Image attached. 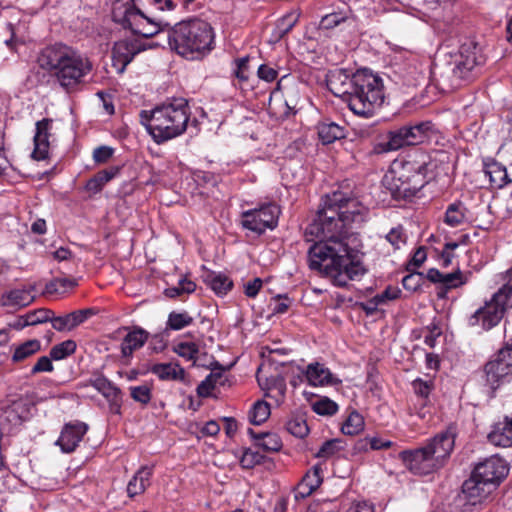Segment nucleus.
Returning a JSON list of instances; mask_svg holds the SVG:
<instances>
[{
    "instance_id": "3c124183",
    "label": "nucleus",
    "mask_w": 512,
    "mask_h": 512,
    "mask_svg": "<svg viewBox=\"0 0 512 512\" xmlns=\"http://www.w3.org/2000/svg\"><path fill=\"white\" fill-rule=\"evenodd\" d=\"M385 238L394 249H400L406 243V236L401 227L392 228Z\"/></svg>"
},
{
    "instance_id": "9b49d317",
    "label": "nucleus",
    "mask_w": 512,
    "mask_h": 512,
    "mask_svg": "<svg viewBox=\"0 0 512 512\" xmlns=\"http://www.w3.org/2000/svg\"><path fill=\"white\" fill-rule=\"evenodd\" d=\"M508 472L509 467L504 459L498 456H491L477 464L473 474L477 479H481L497 488L508 475Z\"/></svg>"
},
{
    "instance_id": "6e6d98bb",
    "label": "nucleus",
    "mask_w": 512,
    "mask_h": 512,
    "mask_svg": "<svg viewBox=\"0 0 512 512\" xmlns=\"http://www.w3.org/2000/svg\"><path fill=\"white\" fill-rule=\"evenodd\" d=\"M52 358L51 356H42L40 357L37 362L35 363V365L32 367L31 369V373L32 374H37V373H41V372H51L53 371L54 367H53V363H52Z\"/></svg>"
},
{
    "instance_id": "423d86ee",
    "label": "nucleus",
    "mask_w": 512,
    "mask_h": 512,
    "mask_svg": "<svg viewBox=\"0 0 512 512\" xmlns=\"http://www.w3.org/2000/svg\"><path fill=\"white\" fill-rule=\"evenodd\" d=\"M456 435V428L449 426L429 439L422 447L402 451L400 458L412 473L430 474L444 466L454 449Z\"/></svg>"
},
{
    "instance_id": "9d476101",
    "label": "nucleus",
    "mask_w": 512,
    "mask_h": 512,
    "mask_svg": "<svg viewBox=\"0 0 512 512\" xmlns=\"http://www.w3.org/2000/svg\"><path fill=\"white\" fill-rule=\"evenodd\" d=\"M280 209L276 204H267L258 209L247 210L242 213V226L258 234L276 227Z\"/></svg>"
},
{
    "instance_id": "e2e57ef3",
    "label": "nucleus",
    "mask_w": 512,
    "mask_h": 512,
    "mask_svg": "<svg viewBox=\"0 0 512 512\" xmlns=\"http://www.w3.org/2000/svg\"><path fill=\"white\" fill-rule=\"evenodd\" d=\"M105 184L106 183L103 181V179L97 173L94 177H92L91 179H89L87 181L85 188L88 192L96 194L102 190V188Z\"/></svg>"
},
{
    "instance_id": "f3484780",
    "label": "nucleus",
    "mask_w": 512,
    "mask_h": 512,
    "mask_svg": "<svg viewBox=\"0 0 512 512\" xmlns=\"http://www.w3.org/2000/svg\"><path fill=\"white\" fill-rule=\"evenodd\" d=\"M322 472L321 464H316L307 471L295 489L296 500L310 496L317 488H319L323 482Z\"/></svg>"
},
{
    "instance_id": "0eeeda50",
    "label": "nucleus",
    "mask_w": 512,
    "mask_h": 512,
    "mask_svg": "<svg viewBox=\"0 0 512 512\" xmlns=\"http://www.w3.org/2000/svg\"><path fill=\"white\" fill-rule=\"evenodd\" d=\"M429 164L428 157L423 153L410 155L407 159H396L385 174V180L391 184L394 192L403 196L414 195L426 183Z\"/></svg>"
},
{
    "instance_id": "5fc2aeb1",
    "label": "nucleus",
    "mask_w": 512,
    "mask_h": 512,
    "mask_svg": "<svg viewBox=\"0 0 512 512\" xmlns=\"http://www.w3.org/2000/svg\"><path fill=\"white\" fill-rule=\"evenodd\" d=\"M263 456L257 452L252 450H247L244 452L243 456L241 457L240 463L243 468L250 469L254 466L262 463Z\"/></svg>"
},
{
    "instance_id": "f03ea898",
    "label": "nucleus",
    "mask_w": 512,
    "mask_h": 512,
    "mask_svg": "<svg viewBox=\"0 0 512 512\" xmlns=\"http://www.w3.org/2000/svg\"><path fill=\"white\" fill-rule=\"evenodd\" d=\"M327 85L358 116H373L384 101L382 79L367 69L357 71L351 78L343 70L332 71L328 75Z\"/></svg>"
},
{
    "instance_id": "4c0bfd02",
    "label": "nucleus",
    "mask_w": 512,
    "mask_h": 512,
    "mask_svg": "<svg viewBox=\"0 0 512 512\" xmlns=\"http://www.w3.org/2000/svg\"><path fill=\"white\" fill-rule=\"evenodd\" d=\"M270 416V405L265 401H257L249 414L250 421L255 425L265 422Z\"/></svg>"
},
{
    "instance_id": "680f3d73",
    "label": "nucleus",
    "mask_w": 512,
    "mask_h": 512,
    "mask_svg": "<svg viewBox=\"0 0 512 512\" xmlns=\"http://www.w3.org/2000/svg\"><path fill=\"white\" fill-rule=\"evenodd\" d=\"M210 382L215 385V387L218 386H225L228 379L227 375L225 374V371L222 369H214L211 371V373L206 377Z\"/></svg>"
},
{
    "instance_id": "6ab92c4d",
    "label": "nucleus",
    "mask_w": 512,
    "mask_h": 512,
    "mask_svg": "<svg viewBox=\"0 0 512 512\" xmlns=\"http://www.w3.org/2000/svg\"><path fill=\"white\" fill-rule=\"evenodd\" d=\"M305 376L309 385L314 387L334 385L340 382L324 364L319 362L310 363L306 367Z\"/></svg>"
},
{
    "instance_id": "58836bf2",
    "label": "nucleus",
    "mask_w": 512,
    "mask_h": 512,
    "mask_svg": "<svg viewBox=\"0 0 512 512\" xmlns=\"http://www.w3.org/2000/svg\"><path fill=\"white\" fill-rule=\"evenodd\" d=\"M300 14L296 11L290 12L277 21L276 30L279 37H283L296 25Z\"/></svg>"
},
{
    "instance_id": "a878e982",
    "label": "nucleus",
    "mask_w": 512,
    "mask_h": 512,
    "mask_svg": "<svg viewBox=\"0 0 512 512\" xmlns=\"http://www.w3.org/2000/svg\"><path fill=\"white\" fill-rule=\"evenodd\" d=\"M151 373L163 381H183L185 370L178 363H157L151 366Z\"/></svg>"
},
{
    "instance_id": "7ed1b4c3",
    "label": "nucleus",
    "mask_w": 512,
    "mask_h": 512,
    "mask_svg": "<svg viewBox=\"0 0 512 512\" xmlns=\"http://www.w3.org/2000/svg\"><path fill=\"white\" fill-rule=\"evenodd\" d=\"M38 63L68 93L76 91L93 70L92 61L87 55L60 43L45 47L38 57Z\"/></svg>"
},
{
    "instance_id": "c85d7f7f",
    "label": "nucleus",
    "mask_w": 512,
    "mask_h": 512,
    "mask_svg": "<svg viewBox=\"0 0 512 512\" xmlns=\"http://www.w3.org/2000/svg\"><path fill=\"white\" fill-rule=\"evenodd\" d=\"M320 141L327 145L345 137L344 127L334 122H322L317 127Z\"/></svg>"
},
{
    "instance_id": "338daca9",
    "label": "nucleus",
    "mask_w": 512,
    "mask_h": 512,
    "mask_svg": "<svg viewBox=\"0 0 512 512\" xmlns=\"http://www.w3.org/2000/svg\"><path fill=\"white\" fill-rule=\"evenodd\" d=\"M347 512H375L374 505L367 501H358L351 504Z\"/></svg>"
},
{
    "instance_id": "6e6552de",
    "label": "nucleus",
    "mask_w": 512,
    "mask_h": 512,
    "mask_svg": "<svg viewBox=\"0 0 512 512\" xmlns=\"http://www.w3.org/2000/svg\"><path fill=\"white\" fill-rule=\"evenodd\" d=\"M501 282L502 285L490 300L470 316V326H481L484 330H490L503 319L512 297V274L506 270L501 275Z\"/></svg>"
},
{
    "instance_id": "c03bdc74",
    "label": "nucleus",
    "mask_w": 512,
    "mask_h": 512,
    "mask_svg": "<svg viewBox=\"0 0 512 512\" xmlns=\"http://www.w3.org/2000/svg\"><path fill=\"white\" fill-rule=\"evenodd\" d=\"M467 282V277L460 271L457 270L453 273H443L442 285L448 289H455Z\"/></svg>"
},
{
    "instance_id": "09e8293b",
    "label": "nucleus",
    "mask_w": 512,
    "mask_h": 512,
    "mask_svg": "<svg viewBox=\"0 0 512 512\" xmlns=\"http://www.w3.org/2000/svg\"><path fill=\"white\" fill-rule=\"evenodd\" d=\"M412 387L415 394L421 397V400L424 402L432 391L433 382L417 378L412 382Z\"/></svg>"
},
{
    "instance_id": "a211bd4d",
    "label": "nucleus",
    "mask_w": 512,
    "mask_h": 512,
    "mask_svg": "<svg viewBox=\"0 0 512 512\" xmlns=\"http://www.w3.org/2000/svg\"><path fill=\"white\" fill-rule=\"evenodd\" d=\"M488 441L499 447H512V413L496 422L489 432Z\"/></svg>"
},
{
    "instance_id": "69168bd1",
    "label": "nucleus",
    "mask_w": 512,
    "mask_h": 512,
    "mask_svg": "<svg viewBox=\"0 0 512 512\" xmlns=\"http://www.w3.org/2000/svg\"><path fill=\"white\" fill-rule=\"evenodd\" d=\"M427 253L424 247H419L413 254L411 261L409 262V266H413L414 268L420 267L426 260Z\"/></svg>"
},
{
    "instance_id": "72a5a7b5",
    "label": "nucleus",
    "mask_w": 512,
    "mask_h": 512,
    "mask_svg": "<svg viewBox=\"0 0 512 512\" xmlns=\"http://www.w3.org/2000/svg\"><path fill=\"white\" fill-rule=\"evenodd\" d=\"M78 285L74 278H54L45 285L44 294L64 293Z\"/></svg>"
},
{
    "instance_id": "13d9d810",
    "label": "nucleus",
    "mask_w": 512,
    "mask_h": 512,
    "mask_svg": "<svg viewBox=\"0 0 512 512\" xmlns=\"http://www.w3.org/2000/svg\"><path fill=\"white\" fill-rule=\"evenodd\" d=\"M272 305V312L274 314H283L288 311L291 305V300L287 296L277 295L273 298Z\"/></svg>"
},
{
    "instance_id": "2eb2a0df",
    "label": "nucleus",
    "mask_w": 512,
    "mask_h": 512,
    "mask_svg": "<svg viewBox=\"0 0 512 512\" xmlns=\"http://www.w3.org/2000/svg\"><path fill=\"white\" fill-rule=\"evenodd\" d=\"M51 119H42L36 123V133L34 135V150L32 157L36 160H44L49 152V137L52 127Z\"/></svg>"
},
{
    "instance_id": "412c9836",
    "label": "nucleus",
    "mask_w": 512,
    "mask_h": 512,
    "mask_svg": "<svg viewBox=\"0 0 512 512\" xmlns=\"http://www.w3.org/2000/svg\"><path fill=\"white\" fill-rule=\"evenodd\" d=\"M148 332L142 328H134L129 331L120 344L121 356L129 360L133 353L144 346L148 340Z\"/></svg>"
},
{
    "instance_id": "7c9ffc66",
    "label": "nucleus",
    "mask_w": 512,
    "mask_h": 512,
    "mask_svg": "<svg viewBox=\"0 0 512 512\" xmlns=\"http://www.w3.org/2000/svg\"><path fill=\"white\" fill-rule=\"evenodd\" d=\"M207 285L218 295H225L232 288V281L224 274L209 273L205 277Z\"/></svg>"
},
{
    "instance_id": "f257e3e1",
    "label": "nucleus",
    "mask_w": 512,
    "mask_h": 512,
    "mask_svg": "<svg viewBox=\"0 0 512 512\" xmlns=\"http://www.w3.org/2000/svg\"><path fill=\"white\" fill-rule=\"evenodd\" d=\"M365 212L366 208L357 198L337 191L327 197L324 207L305 230L306 235L319 239L308 250L310 269L335 286L344 287L366 273L358 252L348 242L352 224L362 223Z\"/></svg>"
},
{
    "instance_id": "bb28decb",
    "label": "nucleus",
    "mask_w": 512,
    "mask_h": 512,
    "mask_svg": "<svg viewBox=\"0 0 512 512\" xmlns=\"http://www.w3.org/2000/svg\"><path fill=\"white\" fill-rule=\"evenodd\" d=\"M484 172L493 188H503L510 182L506 167L498 162L487 163Z\"/></svg>"
},
{
    "instance_id": "4be33fe9",
    "label": "nucleus",
    "mask_w": 512,
    "mask_h": 512,
    "mask_svg": "<svg viewBox=\"0 0 512 512\" xmlns=\"http://www.w3.org/2000/svg\"><path fill=\"white\" fill-rule=\"evenodd\" d=\"M134 0H115L112 4V19L123 28L131 26L133 18L139 13Z\"/></svg>"
},
{
    "instance_id": "79ce46f5",
    "label": "nucleus",
    "mask_w": 512,
    "mask_h": 512,
    "mask_svg": "<svg viewBox=\"0 0 512 512\" xmlns=\"http://www.w3.org/2000/svg\"><path fill=\"white\" fill-rule=\"evenodd\" d=\"M286 429L290 434L298 438H303L309 433L306 421L299 417L288 420L286 423Z\"/></svg>"
},
{
    "instance_id": "1a4fd4ad",
    "label": "nucleus",
    "mask_w": 512,
    "mask_h": 512,
    "mask_svg": "<svg viewBox=\"0 0 512 512\" xmlns=\"http://www.w3.org/2000/svg\"><path fill=\"white\" fill-rule=\"evenodd\" d=\"M485 386L494 394L502 385L512 379V345L505 344L489 360L483 369Z\"/></svg>"
},
{
    "instance_id": "f704fd0d",
    "label": "nucleus",
    "mask_w": 512,
    "mask_h": 512,
    "mask_svg": "<svg viewBox=\"0 0 512 512\" xmlns=\"http://www.w3.org/2000/svg\"><path fill=\"white\" fill-rule=\"evenodd\" d=\"M27 411L22 403H14L3 412V420L12 426L20 425L26 418Z\"/></svg>"
},
{
    "instance_id": "c9c22d12",
    "label": "nucleus",
    "mask_w": 512,
    "mask_h": 512,
    "mask_svg": "<svg viewBox=\"0 0 512 512\" xmlns=\"http://www.w3.org/2000/svg\"><path fill=\"white\" fill-rule=\"evenodd\" d=\"M364 424L363 416L353 411L342 425L341 430L345 435H357L364 429Z\"/></svg>"
},
{
    "instance_id": "0e129e2a",
    "label": "nucleus",
    "mask_w": 512,
    "mask_h": 512,
    "mask_svg": "<svg viewBox=\"0 0 512 512\" xmlns=\"http://www.w3.org/2000/svg\"><path fill=\"white\" fill-rule=\"evenodd\" d=\"M261 287L262 280L260 278H254L244 285V293L246 296L253 298L258 294Z\"/></svg>"
},
{
    "instance_id": "a19ab883",
    "label": "nucleus",
    "mask_w": 512,
    "mask_h": 512,
    "mask_svg": "<svg viewBox=\"0 0 512 512\" xmlns=\"http://www.w3.org/2000/svg\"><path fill=\"white\" fill-rule=\"evenodd\" d=\"M26 315V323L29 326L41 324L50 321L52 323L53 319V311L46 308H40L29 312Z\"/></svg>"
},
{
    "instance_id": "aec40b11",
    "label": "nucleus",
    "mask_w": 512,
    "mask_h": 512,
    "mask_svg": "<svg viewBox=\"0 0 512 512\" xmlns=\"http://www.w3.org/2000/svg\"><path fill=\"white\" fill-rule=\"evenodd\" d=\"M93 314L92 309L76 310L58 317L53 314L52 327L59 332L71 331L84 323Z\"/></svg>"
},
{
    "instance_id": "4d7b16f0",
    "label": "nucleus",
    "mask_w": 512,
    "mask_h": 512,
    "mask_svg": "<svg viewBox=\"0 0 512 512\" xmlns=\"http://www.w3.org/2000/svg\"><path fill=\"white\" fill-rule=\"evenodd\" d=\"M257 75L263 81L273 82L278 77V70L267 64H262L258 67Z\"/></svg>"
},
{
    "instance_id": "39448f33",
    "label": "nucleus",
    "mask_w": 512,
    "mask_h": 512,
    "mask_svg": "<svg viewBox=\"0 0 512 512\" xmlns=\"http://www.w3.org/2000/svg\"><path fill=\"white\" fill-rule=\"evenodd\" d=\"M168 27L166 39L171 50L180 56L195 60L209 53L213 48V30L204 20L193 18Z\"/></svg>"
},
{
    "instance_id": "dca6fc26",
    "label": "nucleus",
    "mask_w": 512,
    "mask_h": 512,
    "mask_svg": "<svg viewBox=\"0 0 512 512\" xmlns=\"http://www.w3.org/2000/svg\"><path fill=\"white\" fill-rule=\"evenodd\" d=\"M495 489L496 488L491 486V484H488L481 479H477L473 473L470 479L466 480L462 486L463 494L465 495L468 502L472 505L481 503Z\"/></svg>"
},
{
    "instance_id": "f8f14e48",
    "label": "nucleus",
    "mask_w": 512,
    "mask_h": 512,
    "mask_svg": "<svg viewBox=\"0 0 512 512\" xmlns=\"http://www.w3.org/2000/svg\"><path fill=\"white\" fill-rule=\"evenodd\" d=\"M478 64H480V59L477 56V47L472 43L464 44L455 56L451 71L455 79L466 80Z\"/></svg>"
},
{
    "instance_id": "ea45409f",
    "label": "nucleus",
    "mask_w": 512,
    "mask_h": 512,
    "mask_svg": "<svg viewBox=\"0 0 512 512\" xmlns=\"http://www.w3.org/2000/svg\"><path fill=\"white\" fill-rule=\"evenodd\" d=\"M75 350L76 343L73 340H66L60 344L55 345L50 350V356L53 360H62L73 354Z\"/></svg>"
},
{
    "instance_id": "ddd939ff",
    "label": "nucleus",
    "mask_w": 512,
    "mask_h": 512,
    "mask_svg": "<svg viewBox=\"0 0 512 512\" xmlns=\"http://www.w3.org/2000/svg\"><path fill=\"white\" fill-rule=\"evenodd\" d=\"M87 430L88 426L83 422L76 421L67 423L63 427L55 444L60 447L62 452L71 453L82 441Z\"/></svg>"
},
{
    "instance_id": "393cba45",
    "label": "nucleus",
    "mask_w": 512,
    "mask_h": 512,
    "mask_svg": "<svg viewBox=\"0 0 512 512\" xmlns=\"http://www.w3.org/2000/svg\"><path fill=\"white\" fill-rule=\"evenodd\" d=\"M153 475L152 466H142L128 482L127 493L129 497H135L145 492L150 485Z\"/></svg>"
},
{
    "instance_id": "473e14b6",
    "label": "nucleus",
    "mask_w": 512,
    "mask_h": 512,
    "mask_svg": "<svg viewBox=\"0 0 512 512\" xmlns=\"http://www.w3.org/2000/svg\"><path fill=\"white\" fill-rule=\"evenodd\" d=\"M194 318L187 311H172L169 313L166 329L178 331L190 326Z\"/></svg>"
},
{
    "instance_id": "b1692460",
    "label": "nucleus",
    "mask_w": 512,
    "mask_h": 512,
    "mask_svg": "<svg viewBox=\"0 0 512 512\" xmlns=\"http://www.w3.org/2000/svg\"><path fill=\"white\" fill-rule=\"evenodd\" d=\"M32 292L33 287L11 290L1 296L0 304L4 307H26L30 305L35 299V296Z\"/></svg>"
},
{
    "instance_id": "603ef678",
    "label": "nucleus",
    "mask_w": 512,
    "mask_h": 512,
    "mask_svg": "<svg viewBox=\"0 0 512 512\" xmlns=\"http://www.w3.org/2000/svg\"><path fill=\"white\" fill-rule=\"evenodd\" d=\"M131 397L142 404H147L151 400V389L147 385L130 387Z\"/></svg>"
},
{
    "instance_id": "e433bc0d",
    "label": "nucleus",
    "mask_w": 512,
    "mask_h": 512,
    "mask_svg": "<svg viewBox=\"0 0 512 512\" xmlns=\"http://www.w3.org/2000/svg\"><path fill=\"white\" fill-rule=\"evenodd\" d=\"M404 146H409L407 132L404 127L391 131L388 135V141L384 145L386 151H395Z\"/></svg>"
},
{
    "instance_id": "49530a36",
    "label": "nucleus",
    "mask_w": 512,
    "mask_h": 512,
    "mask_svg": "<svg viewBox=\"0 0 512 512\" xmlns=\"http://www.w3.org/2000/svg\"><path fill=\"white\" fill-rule=\"evenodd\" d=\"M174 352L187 360H195L199 348L193 342H181L174 347Z\"/></svg>"
},
{
    "instance_id": "4468645a",
    "label": "nucleus",
    "mask_w": 512,
    "mask_h": 512,
    "mask_svg": "<svg viewBox=\"0 0 512 512\" xmlns=\"http://www.w3.org/2000/svg\"><path fill=\"white\" fill-rule=\"evenodd\" d=\"M140 51V47L135 42L127 40L116 42L112 49L113 67L117 70L118 73H123L126 66Z\"/></svg>"
},
{
    "instance_id": "cd10ccee",
    "label": "nucleus",
    "mask_w": 512,
    "mask_h": 512,
    "mask_svg": "<svg viewBox=\"0 0 512 512\" xmlns=\"http://www.w3.org/2000/svg\"><path fill=\"white\" fill-rule=\"evenodd\" d=\"M468 210L466 206L458 201L448 205L444 222L450 227H458L468 221Z\"/></svg>"
},
{
    "instance_id": "a18cd8bd",
    "label": "nucleus",
    "mask_w": 512,
    "mask_h": 512,
    "mask_svg": "<svg viewBox=\"0 0 512 512\" xmlns=\"http://www.w3.org/2000/svg\"><path fill=\"white\" fill-rule=\"evenodd\" d=\"M341 441L339 439H331L325 441L318 452L315 454L317 458L328 459L335 455L341 449Z\"/></svg>"
},
{
    "instance_id": "774afa93",
    "label": "nucleus",
    "mask_w": 512,
    "mask_h": 512,
    "mask_svg": "<svg viewBox=\"0 0 512 512\" xmlns=\"http://www.w3.org/2000/svg\"><path fill=\"white\" fill-rule=\"evenodd\" d=\"M370 447L373 450H381V449H388L393 446V442L390 440H384L382 438L378 437H371L368 438Z\"/></svg>"
},
{
    "instance_id": "bf43d9fd",
    "label": "nucleus",
    "mask_w": 512,
    "mask_h": 512,
    "mask_svg": "<svg viewBox=\"0 0 512 512\" xmlns=\"http://www.w3.org/2000/svg\"><path fill=\"white\" fill-rule=\"evenodd\" d=\"M113 148L109 146H100L93 152V159L97 163L107 162L113 155Z\"/></svg>"
},
{
    "instance_id": "2f4dec72",
    "label": "nucleus",
    "mask_w": 512,
    "mask_h": 512,
    "mask_svg": "<svg viewBox=\"0 0 512 512\" xmlns=\"http://www.w3.org/2000/svg\"><path fill=\"white\" fill-rule=\"evenodd\" d=\"M41 343L37 339L27 340L24 343L15 347L12 360L14 362H21L39 352Z\"/></svg>"
},
{
    "instance_id": "37998d69",
    "label": "nucleus",
    "mask_w": 512,
    "mask_h": 512,
    "mask_svg": "<svg viewBox=\"0 0 512 512\" xmlns=\"http://www.w3.org/2000/svg\"><path fill=\"white\" fill-rule=\"evenodd\" d=\"M312 408L315 413L323 416H332L338 411V405L327 397L316 401Z\"/></svg>"
},
{
    "instance_id": "de8ad7c7",
    "label": "nucleus",
    "mask_w": 512,
    "mask_h": 512,
    "mask_svg": "<svg viewBox=\"0 0 512 512\" xmlns=\"http://www.w3.org/2000/svg\"><path fill=\"white\" fill-rule=\"evenodd\" d=\"M249 57L238 58L234 61V76L239 80V82H246L249 79L250 71H249Z\"/></svg>"
},
{
    "instance_id": "20e7f679",
    "label": "nucleus",
    "mask_w": 512,
    "mask_h": 512,
    "mask_svg": "<svg viewBox=\"0 0 512 512\" xmlns=\"http://www.w3.org/2000/svg\"><path fill=\"white\" fill-rule=\"evenodd\" d=\"M140 117L153 140L160 144L185 132L190 108L186 99L176 98L151 111H141Z\"/></svg>"
},
{
    "instance_id": "864d4df0",
    "label": "nucleus",
    "mask_w": 512,
    "mask_h": 512,
    "mask_svg": "<svg viewBox=\"0 0 512 512\" xmlns=\"http://www.w3.org/2000/svg\"><path fill=\"white\" fill-rule=\"evenodd\" d=\"M347 20V16L341 13H331L322 17L320 21V28L322 29H333L339 24Z\"/></svg>"
},
{
    "instance_id": "c756f323",
    "label": "nucleus",
    "mask_w": 512,
    "mask_h": 512,
    "mask_svg": "<svg viewBox=\"0 0 512 512\" xmlns=\"http://www.w3.org/2000/svg\"><path fill=\"white\" fill-rule=\"evenodd\" d=\"M249 434L256 440V445L265 452H277L282 447L281 439L277 434H256L252 429H249Z\"/></svg>"
},
{
    "instance_id": "5701e85b",
    "label": "nucleus",
    "mask_w": 512,
    "mask_h": 512,
    "mask_svg": "<svg viewBox=\"0 0 512 512\" xmlns=\"http://www.w3.org/2000/svg\"><path fill=\"white\" fill-rule=\"evenodd\" d=\"M130 29L134 34L145 38L153 37L156 34L164 32V27L160 23L154 22L145 16L141 11L133 18Z\"/></svg>"
},
{
    "instance_id": "8fccbe9b",
    "label": "nucleus",
    "mask_w": 512,
    "mask_h": 512,
    "mask_svg": "<svg viewBox=\"0 0 512 512\" xmlns=\"http://www.w3.org/2000/svg\"><path fill=\"white\" fill-rule=\"evenodd\" d=\"M92 386L107 398L116 396L118 392L117 389L113 387L106 378L103 377H98L93 380Z\"/></svg>"
},
{
    "instance_id": "052dcab7",
    "label": "nucleus",
    "mask_w": 512,
    "mask_h": 512,
    "mask_svg": "<svg viewBox=\"0 0 512 512\" xmlns=\"http://www.w3.org/2000/svg\"><path fill=\"white\" fill-rule=\"evenodd\" d=\"M421 274L411 273L402 280V285L406 290L416 291L420 287Z\"/></svg>"
}]
</instances>
